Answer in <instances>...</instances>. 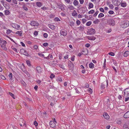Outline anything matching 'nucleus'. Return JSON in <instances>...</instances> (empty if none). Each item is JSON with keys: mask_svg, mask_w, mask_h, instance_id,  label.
Returning <instances> with one entry per match:
<instances>
[{"mask_svg": "<svg viewBox=\"0 0 129 129\" xmlns=\"http://www.w3.org/2000/svg\"><path fill=\"white\" fill-rule=\"evenodd\" d=\"M87 38L89 40L93 41L95 39L96 37L94 36H88Z\"/></svg>", "mask_w": 129, "mask_h": 129, "instance_id": "obj_11", "label": "nucleus"}, {"mask_svg": "<svg viewBox=\"0 0 129 129\" xmlns=\"http://www.w3.org/2000/svg\"><path fill=\"white\" fill-rule=\"evenodd\" d=\"M100 11L102 12H104V9L102 8H100Z\"/></svg>", "mask_w": 129, "mask_h": 129, "instance_id": "obj_46", "label": "nucleus"}, {"mask_svg": "<svg viewBox=\"0 0 129 129\" xmlns=\"http://www.w3.org/2000/svg\"><path fill=\"white\" fill-rule=\"evenodd\" d=\"M38 33L37 31H35L34 32V35L36 36H37L38 35Z\"/></svg>", "mask_w": 129, "mask_h": 129, "instance_id": "obj_63", "label": "nucleus"}, {"mask_svg": "<svg viewBox=\"0 0 129 129\" xmlns=\"http://www.w3.org/2000/svg\"><path fill=\"white\" fill-rule=\"evenodd\" d=\"M129 54V51H125L124 53V57H127Z\"/></svg>", "mask_w": 129, "mask_h": 129, "instance_id": "obj_14", "label": "nucleus"}, {"mask_svg": "<svg viewBox=\"0 0 129 129\" xmlns=\"http://www.w3.org/2000/svg\"><path fill=\"white\" fill-rule=\"evenodd\" d=\"M121 5L122 7H125L126 6V4L125 3H122L121 4Z\"/></svg>", "mask_w": 129, "mask_h": 129, "instance_id": "obj_21", "label": "nucleus"}, {"mask_svg": "<svg viewBox=\"0 0 129 129\" xmlns=\"http://www.w3.org/2000/svg\"><path fill=\"white\" fill-rule=\"evenodd\" d=\"M72 15L74 17L77 16V13L76 12L75 10L73 11V12L72 13Z\"/></svg>", "mask_w": 129, "mask_h": 129, "instance_id": "obj_17", "label": "nucleus"}, {"mask_svg": "<svg viewBox=\"0 0 129 129\" xmlns=\"http://www.w3.org/2000/svg\"><path fill=\"white\" fill-rule=\"evenodd\" d=\"M21 120L22 121L23 124L20 123V125L21 126H24L25 124V121L22 119H21Z\"/></svg>", "mask_w": 129, "mask_h": 129, "instance_id": "obj_20", "label": "nucleus"}, {"mask_svg": "<svg viewBox=\"0 0 129 129\" xmlns=\"http://www.w3.org/2000/svg\"><path fill=\"white\" fill-rule=\"evenodd\" d=\"M91 24V22L90 21H89L87 22L86 24V25L88 26H90Z\"/></svg>", "mask_w": 129, "mask_h": 129, "instance_id": "obj_30", "label": "nucleus"}, {"mask_svg": "<svg viewBox=\"0 0 129 129\" xmlns=\"http://www.w3.org/2000/svg\"><path fill=\"white\" fill-rule=\"evenodd\" d=\"M89 67L91 68H94V66L93 64L91 62L89 64Z\"/></svg>", "mask_w": 129, "mask_h": 129, "instance_id": "obj_19", "label": "nucleus"}, {"mask_svg": "<svg viewBox=\"0 0 129 129\" xmlns=\"http://www.w3.org/2000/svg\"><path fill=\"white\" fill-rule=\"evenodd\" d=\"M38 55L40 56H44V54H42L41 53H39L38 54Z\"/></svg>", "mask_w": 129, "mask_h": 129, "instance_id": "obj_52", "label": "nucleus"}, {"mask_svg": "<svg viewBox=\"0 0 129 129\" xmlns=\"http://www.w3.org/2000/svg\"><path fill=\"white\" fill-rule=\"evenodd\" d=\"M82 23H84L86 21V20L85 19H83L82 20Z\"/></svg>", "mask_w": 129, "mask_h": 129, "instance_id": "obj_56", "label": "nucleus"}, {"mask_svg": "<svg viewBox=\"0 0 129 129\" xmlns=\"http://www.w3.org/2000/svg\"><path fill=\"white\" fill-rule=\"evenodd\" d=\"M12 3L14 4L17 5V1L16 0H12Z\"/></svg>", "mask_w": 129, "mask_h": 129, "instance_id": "obj_39", "label": "nucleus"}, {"mask_svg": "<svg viewBox=\"0 0 129 129\" xmlns=\"http://www.w3.org/2000/svg\"><path fill=\"white\" fill-rule=\"evenodd\" d=\"M109 7L111 9H112L114 8L112 4H110L109 6Z\"/></svg>", "mask_w": 129, "mask_h": 129, "instance_id": "obj_40", "label": "nucleus"}, {"mask_svg": "<svg viewBox=\"0 0 129 129\" xmlns=\"http://www.w3.org/2000/svg\"><path fill=\"white\" fill-rule=\"evenodd\" d=\"M57 81L58 82H62V80L61 78L60 77H58L57 78Z\"/></svg>", "mask_w": 129, "mask_h": 129, "instance_id": "obj_28", "label": "nucleus"}, {"mask_svg": "<svg viewBox=\"0 0 129 129\" xmlns=\"http://www.w3.org/2000/svg\"><path fill=\"white\" fill-rule=\"evenodd\" d=\"M55 21H60V20L58 18L56 17L54 19Z\"/></svg>", "mask_w": 129, "mask_h": 129, "instance_id": "obj_43", "label": "nucleus"}, {"mask_svg": "<svg viewBox=\"0 0 129 129\" xmlns=\"http://www.w3.org/2000/svg\"><path fill=\"white\" fill-rule=\"evenodd\" d=\"M79 2L81 4H82L84 2V0H79Z\"/></svg>", "mask_w": 129, "mask_h": 129, "instance_id": "obj_64", "label": "nucleus"}, {"mask_svg": "<svg viewBox=\"0 0 129 129\" xmlns=\"http://www.w3.org/2000/svg\"><path fill=\"white\" fill-rule=\"evenodd\" d=\"M129 22L128 21H125L123 22L121 25V26L123 28H125L129 25Z\"/></svg>", "mask_w": 129, "mask_h": 129, "instance_id": "obj_1", "label": "nucleus"}, {"mask_svg": "<svg viewBox=\"0 0 129 129\" xmlns=\"http://www.w3.org/2000/svg\"><path fill=\"white\" fill-rule=\"evenodd\" d=\"M74 56H73L71 58V60L72 61H74V57H75Z\"/></svg>", "mask_w": 129, "mask_h": 129, "instance_id": "obj_57", "label": "nucleus"}, {"mask_svg": "<svg viewBox=\"0 0 129 129\" xmlns=\"http://www.w3.org/2000/svg\"><path fill=\"white\" fill-rule=\"evenodd\" d=\"M8 76H9L10 79L11 80L13 77L12 73H10V74L8 75Z\"/></svg>", "mask_w": 129, "mask_h": 129, "instance_id": "obj_37", "label": "nucleus"}, {"mask_svg": "<svg viewBox=\"0 0 129 129\" xmlns=\"http://www.w3.org/2000/svg\"><path fill=\"white\" fill-rule=\"evenodd\" d=\"M100 22L99 20L98 19H96L95 20L93 21L94 23L96 24Z\"/></svg>", "mask_w": 129, "mask_h": 129, "instance_id": "obj_22", "label": "nucleus"}, {"mask_svg": "<svg viewBox=\"0 0 129 129\" xmlns=\"http://www.w3.org/2000/svg\"><path fill=\"white\" fill-rule=\"evenodd\" d=\"M23 54L25 55L26 56H29V54L27 53V52H26V51L25 50Z\"/></svg>", "mask_w": 129, "mask_h": 129, "instance_id": "obj_35", "label": "nucleus"}, {"mask_svg": "<svg viewBox=\"0 0 129 129\" xmlns=\"http://www.w3.org/2000/svg\"><path fill=\"white\" fill-rule=\"evenodd\" d=\"M25 51V50H24V49H22L20 50V52L21 53L23 54Z\"/></svg>", "mask_w": 129, "mask_h": 129, "instance_id": "obj_44", "label": "nucleus"}, {"mask_svg": "<svg viewBox=\"0 0 129 129\" xmlns=\"http://www.w3.org/2000/svg\"><path fill=\"white\" fill-rule=\"evenodd\" d=\"M1 47L2 48V49L4 50H5L6 49V47H5V45H2V46H1Z\"/></svg>", "mask_w": 129, "mask_h": 129, "instance_id": "obj_38", "label": "nucleus"}, {"mask_svg": "<svg viewBox=\"0 0 129 129\" xmlns=\"http://www.w3.org/2000/svg\"><path fill=\"white\" fill-rule=\"evenodd\" d=\"M124 92L125 96H129V88L126 89L124 90Z\"/></svg>", "mask_w": 129, "mask_h": 129, "instance_id": "obj_4", "label": "nucleus"}, {"mask_svg": "<svg viewBox=\"0 0 129 129\" xmlns=\"http://www.w3.org/2000/svg\"><path fill=\"white\" fill-rule=\"evenodd\" d=\"M27 6L25 5H24L22 6V8L24 9V10L26 11H27L28 10V9L27 8Z\"/></svg>", "mask_w": 129, "mask_h": 129, "instance_id": "obj_15", "label": "nucleus"}, {"mask_svg": "<svg viewBox=\"0 0 129 129\" xmlns=\"http://www.w3.org/2000/svg\"><path fill=\"white\" fill-rule=\"evenodd\" d=\"M48 45L47 43H45L43 44V45L45 47H46Z\"/></svg>", "mask_w": 129, "mask_h": 129, "instance_id": "obj_49", "label": "nucleus"}, {"mask_svg": "<svg viewBox=\"0 0 129 129\" xmlns=\"http://www.w3.org/2000/svg\"><path fill=\"white\" fill-rule=\"evenodd\" d=\"M11 25L12 27H13L14 28L16 29L17 28L16 26V25H15L13 23L11 24Z\"/></svg>", "mask_w": 129, "mask_h": 129, "instance_id": "obj_36", "label": "nucleus"}, {"mask_svg": "<svg viewBox=\"0 0 129 129\" xmlns=\"http://www.w3.org/2000/svg\"><path fill=\"white\" fill-rule=\"evenodd\" d=\"M99 13V11H97L95 13L93 14V16L94 17H95Z\"/></svg>", "mask_w": 129, "mask_h": 129, "instance_id": "obj_42", "label": "nucleus"}, {"mask_svg": "<svg viewBox=\"0 0 129 129\" xmlns=\"http://www.w3.org/2000/svg\"><path fill=\"white\" fill-rule=\"evenodd\" d=\"M95 29L92 28H90L89 30V32L90 35L94 34L95 33Z\"/></svg>", "mask_w": 129, "mask_h": 129, "instance_id": "obj_5", "label": "nucleus"}, {"mask_svg": "<svg viewBox=\"0 0 129 129\" xmlns=\"http://www.w3.org/2000/svg\"><path fill=\"white\" fill-rule=\"evenodd\" d=\"M4 6L6 8V9H9L10 8V7L9 4H8L6 2H5V4H4Z\"/></svg>", "mask_w": 129, "mask_h": 129, "instance_id": "obj_9", "label": "nucleus"}, {"mask_svg": "<svg viewBox=\"0 0 129 129\" xmlns=\"http://www.w3.org/2000/svg\"><path fill=\"white\" fill-rule=\"evenodd\" d=\"M108 54L109 55L112 56H114L115 55L114 53L111 52L109 53Z\"/></svg>", "mask_w": 129, "mask_h": 129, "instance_id": "obj_41", "label": "nucleus"}, {"mask_svg": "<svg viewBox=\"0 0 129 129\" xmlns=\"http://www.w3.org/2000/svg\"><path fill=\"white\" fill-rule=\"evenodd\" d=\"M9 94L10 95L12 96L14 99H15V98L14 97V95L13 94L10 92H9Z\"/></svg>", "mask_w": 129, "mask_h": 129, "instance_id": "obj_48", "label": "nucleus"}, {"mask_svg": "<svg viewBox=\"0 0 129 129\" xmlns=\"http://www.w3.org/2000/svg\"><path fill=\"white\" fill-rule=\"evenodd\" d=\"M12 32V31L10 29H8L7 30L6 33L7 34H9L11 33Z\"/></svg>", "mask_w": 129, "mask_h": 129, "instance_id": "obj_32", "label": "nucleus"}, {"mask_svg": "<svg viewBox=\"0 0 129 129\" xmlns=\"http://www.w3.org/2000/svg\"><path fill=\"white\" fill-rule=\"evenodd\" d=\"M5 14L6 15H8L10 13V12L8 10H5Z\"/></svg>", "mask_w": 129, "mask_h": 129, "instance_id": "obj_26", "label": "nucleus"}, {"mask_svg": "<svg viewBox=\"0 0 129 129\" xmlns=\"http://www.w3.org/2000/svg\"><path fill=\"white\" fill-rule=\"evenodd\" d=\"M104 16V14L103 13H100L99 15H98V18H101L103 17Z\"/></svg>", "mask_w": 129, "mask_h": 129, "instance_id": "obj_23", "label": "nucleus"}, {"mask_svg": "<svg viewBox=\"0 0 129 129\" xmlns=\"http://www.w3.org/2000/svg\"><path fill=\"white\" fill-rule=\"evenodd\" d=\"M81 23L80 21L79 20H77L76 21V23L77 25H79Z\"/></svg>", "mask_w": 129, "mask_h": 129, "instance_id": "obj_53", "label": "nucleus"}, {"mask_svg": "<svg viewBox=\"0 0 129 129\" xmlns=\"http://www.w3.org/2000/svg\"><path fill=\"white\" fill-rule=\"evenodd\" d=\"M36 4L37 6L39 7H41L42 5L41 3L40 2H37Z\"/></svg>", "mask_w": 129, "mask_h": 129, "instance_id": "obj_18", "label": "nucleus"}, {"mask_svg": "<svg viewBox=\"0 0 129 129\" xmlns=\"http://www.w3.org/2000/svg\"><path fill=\"white\" fill-rule=\"evenodd\" d=\"M41 9L44 10H46L47 9V8L45 7H43L41 8Z\"/></svg>", "mask_w": 129, "mask_h": 129, "instance_id": "obj_61", "label": "nucleus"}, {"mask_svg": "<svg viewBox=\"0 0 129 129\" xmlns=\"http://www.w3.org/2000/svg\"><path fill=\"white\" fill-rule=\"evenodd\" d=\"M50 125L51 126V127L53 128H55L56 127V125L54 122H52V121H50Z\"/></svg>", "mask_w": 129, "mask_h": 129, "instance_id": "obj_8", "label": "nucleus"}, {"mask_svg": "<svg viewBox=\"0 0 129 129\" xmlns=\"http://www.w3.org/2000/svg\"><path fill=\"white\" fill-rule=\"evenodd\" d=\"M55 77V75H54L53 74H52L50 76V78L51 79H52L53 78H54Z\"/></svg>", "mask_w": 129, "mask_h": 129, "instance_id": "obj_45", "label": "nucleus"}, {"mask_svg": "<svg viewBox=\"0 0 129 129\" xmlns=\"http://www.w3.org/2000/svg\"><path fill=\"white\" fill-rule=\"evenodd\" d=\"M85 51H86L85 50V51H82V52L79 53L78 55V56L79 57H80L81 56V55H82V54H84L85 55H87V53H83V52H84Z\"/></svg>", "mask_w": 129, "mask_h": 129, "instance_id": "obj_13", "label": "nucleus"}, {"mask_svg": "<svg viewBox=\"0 0 129 129\" xmlns=\"http://www.w3.org/2000/svg\"><path fill=\"white\" fill-rule=\"evenodd\" d=\"M49 27L52 29H54L55 28V26L53 25L49 24L48 25Z\"/></svg>", "mask_w": 129, "mask_h": 129, "instance_id": "obj_16", "label": "nucleus"}, {"mask_svg": "<svg viewBox=\"0 0 129 129\" xmlns=\"http://www.w3.org/2000/svg\"><path fill=\"white\" fill-rule=\"evenodd\" d=\"M48 36V34L46 33H44L43 34V36L45 38H47Z\"/></svg>", "mask_w": 129, "mask_h": 129, "instance_id": "obj_51", "label": "nucleus"}, {"mask_svg": "<svg viewBox=\"0 0 129 129\" xmlns=\"http://www.w3.org/2000/svg\"><path fill=\"white\" fill-rule=\"evenodd\" d=\"M13 49L14 51L16 53H18L17 50L16 48H12Z\"/></svg>", "mask_w": 129, "mask_h": 129, "instance_id": "obj_62", "label": "nucleus"}, {"mask_svg": "<svg viewBox=\"0 0 129 129\" xmlns=\"http://www.w3.org/2000/svg\"><path fill=\"white\" fill-rule=\"evenodd\" d=\"M30 24L31 25L34 26H38L39 25V24L38 22L35 21H32L31 22Z\"/></svg>", "mask_w": 129, "mask_h": 129, "instance_id": "obj_3", "label": "nucleus"}, {"mask_svg": "<svg viewBox=\"0 0 129 129\" xmlns=\"http://www.w3.org/2000/svg\"><path fill=\"white\" fill-rule=\"evenodd\" d=\"M73 3L74 5L76 6L78 4V2L77 0H75L74 1Z\"/></svg>", "mask_w": 129, "mask_h": 129, "instance_id": "obj_25", "label": "nucleus"}, {"mask_svg": "<svg viewBox=\"0 0 129 129\" xmlns=\"http://www.w3.org/2000/svg\"><path fill=\"white\" fill-rule=\"evenodd\" d=\"M111 30H112L111 29L109 28L107 30V32L108 33H110V32H111Z\"/></svg>", "mask_w": 129, "mask_h": 129, "instance_id": "obj_59", "label": "nucleus"}, {"mask_svg": "<svg viewBox=\"0 0 129 129\" xmlns=\"http://www.w3.org/2000/svg\"><path fill=\"white\" fill-rule=\"evenodd\" d=\"M60 34L61 35L66 36L67 34V31L65 30H61L60 32Z\"/></svg>", "mask_w": 129, "mask_h": 129, "instance_id": "obj_6", "label": "nucleus"}, {"mask_svg": "<svg viewBox=\"0 0 129 129\" xmlns=\"http://www.w3.org/2000/svg\"><path fill=\"white\" fill-rule=\"evenodd\" d=\"M1 2L3 6L4 5V4H5V2H4V0H2L1 1Z\"/></svg>", "mask_w": 129, "mask_h": 129, "instance_id": "obj_60", "label": "nucleus"}, {"mask_svg": "<svg viewBox=\"0 0 129 129\" xmlns=\"http://www.w3.org/2000/svg\"><path fill=\"white\" fill-rule=\"evenodd\" d=\"M124 129H129L126 123H125L123 126Z\"/></svg>", "mask_w": 129, "mask_h": 129, "instance_id": "obj_24", "label": "nucleus"}, {"mask_svg": "<svg viewBox=\"0 0 129 129\" xmlns=\"http://www.w3.org/2000/svg\"><path fill=\"white\" fill-rule=\"evenodd\" d=\"M59 9H60L61 10H63L64 8L63 6L62 5H60L59 6Z\"/></svg>", "mask_w": 129, "mask_h": 129, "instance_id": "obj_33", "label": "nucleus"}, {"mask_svg": "<svg viewBox=\"0 0 129 129\" xmlns=\"http://www.w3.org/2000/svg\"><path fill=\"white\" fill-rule=\"evenodd\" d=\"M94 12V10H91L88 12L89 14H92Z\"/></svg>", "mask_w": 129, "mask_h": 129, "instance_id": "obj_34", "label": "nucleus"}, {"mask_svg": "<svg viewBox=\"0 0 129 129\" xmlns=\"http://www.w3.org/2000/svg\"><path fill=\"white\" fill-rule=\"evenodd\" d=\"M1 79L3 80H5L6 79V78L3 75H1Z\"/></svg>", "mask_w": 129, "mask_h": 129, "instance_id": "obj_50", "label": "nucleus"}, {"mask_svg": "<svg viewBox=\"0 0 129 129\" xmlns=\"http://www.w3.org/2000/svg\"><path fill=\"white\" fill-rule=\"evenodd\" d=\"M62 56V55L61 54L59 55V59L61 60V59Z\"/></svg>", "mask_w": 129, "mask_h": 129, "instance_id": "obj_58", "label": "nucleus"}, {"mask_svg": "<svg viewBox=\"0 0 129 129\" xmlns=\"http://www.w3.org/2000/svg\"><path fill=\"white\" fill-rule=\"evenodd\" d=\"M103 116L104 117L108 120L109 118V115L106 113H105L103 114Z\"/></svg>", "mask_w": 129, "mask_h": 129, "instance_id": "obj_10", "label": "nucleus"}, {"mask_svg": "<svg viewBox=\"0 0 129 129\" xmlns=\"http://www.w3.org/2000/svg\"><path fill=\"white\" fill-rule=\"evenodd\" d=\"M108 23L110 25L113 26L115 25V22L113 19H110L108 20Z\"/></svg>", "mask_w": 129, "mask_h": 129, "instance_id": "obj_2", "label": "nucleus"}, {"mask_svg": "<svg viewBox=\"0 0 129 129\" xmlns=\"http://www.w3.org/2000/svg\"><path fill=\"white\" fill-rule=\"evenodd\" d=\"M68 8L70 10H73L74 9V8L72 6H69V7H68Z\"/></svg>", "mask_w": 129, "mask_h": 129, "instance_id": "obj_31", "label": "nucleus"}, {"mask_svg": "<svg viewBox=\"0 0 129 129\" xmlns=\"http://www.w3.org/2000/svg\"><path fill=\"white\" fill-rule=\"evenodd\" d=\"M93 5L92 3H89V8H93Z\"/></svg>", "mask_w": 129, "mask_h": 129, "instance_id": "obj_27", "label": "nucleus"}, {"mask_svg": "<svg viewBox=\"0 0 129 129\" xmlns=\"http://www.w3.org/2000/svg\"><path fill=\"white\" fill-rule=\"evenodd\" d=\"M16 34H18L20 36H21V35L22 33V31H17V32H16Z\"/></svg>", "mask_w": 129, "mask_h": 129, "instance_id": "obj_29", "label": "nucleus"}, {"mask_svg": "<svg viewBox=\"0 0 129 129\" xmlns=\"http://www.w3.org/2000/svg\"><path fill=\"white\" fill-rule=\"evenodd\" d=\"M26 62L28 66H30V62L28 60H27Z\"/></svg>", "mask_w": 129, "mask_h": 129, "instance_id": "obj_47", "label": "nucleus"}, {"mask_svg": "<svg viewBox=\"0 0 129 129\" xmlns=\"http://www.w3.org/2000/svg\"><path fill=\"white\" fill-rule=\"evenodd\" d=\"M108 13L110 14H112L114 13V12L112 11H109Z\"/></svg>", "mask_w": 129, "mask_h": 129, "instance_id": "obj_55", "label": "nucleus"}, {"mask_svg": "<svg viewBox=\"0 0 129 129\" xmlns=\"http://www.w3.org/2000/svg\"><path fill=\"white\" fill-rule=\"evenodd\" d=\"M34 124L36 126L38 125V123L36 121H35L34 122Z\"/></svg>", "mask_w": 129, "mask_h": 129, "instance_id": "obj_54", "label": "nucleus"}, {"mask_svg": "<svg viewBox=\"0 0 129 129\" xmlns=\"http://www.w3.org/2000/svg\"><path fill=\"white\" fill-rule=\"evenodd\" d=\"M36 70L37 72L39 73H40L42 72V69L40 67H36Z\"/></svg>", "mask_w": 129, "mask_h": 129, "instance_id": "obj_7", "label": "nucleus"}, {"mask_svg": "<svg viewBox=\"0 0 129 129\" xmlns=\"http://www.w3.org/2000/svg\"><path fill=\"white\" fill-rule=\"evenodd\" d=\"M124 117L125 118L129 117V111L126 112L124 115Z\"/></svg>", "mask_w": 129, "mask_h": 129, "instance_id": "obj_12", "label": "nucleus"}]
</instances>
